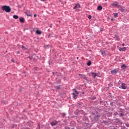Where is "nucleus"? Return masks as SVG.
<instances>
[{
  "label": "nucleus",
  "mask_w": 129,
  "mask_h": 129,
  "mask_svg": "<svg viewBox=\"0 0 129 129\" xmlns=\"http://www.w3.org/2000/svg\"><path fill=\"white\" fill-rule=\"evenodd\" d=\"M3 11H5L7 13L11 12V8L9 6H4L2 7Z\"/></svg>",
  "instance_id": "obj_3"
},
{
  "label": "nucleus",
  "mask_w": 129,
  "mask_h": 129,
  "mask_svg": "<svg viewBox=\"0 0 129 129\" xmlns=\"http://www.w3.org/2000/svg\"><path fill=\"white\" fill-rule=\"evenodd\" d=\"M121 67L122 69H124L126 68V66H125V64H123V65L121 66Z\"/></svg>",
  "instance_id": "obj_16"
},
{
  "label": "nucleus",
  "mask_w": 129,
  "mask_h": 129,
  "mask_svg": "<svg viewBox=\"0 0 129 129\" xmlns=\"http://www.w3.org/2000/svg\"><path fill=\"white\" fill-rule=\"evenodd\" d=\"M92 76L94 77V78H95V77L97 76V74L96 73H92Z\"/></svg>",
  "instance_id": "obj_10"
},
{
  "label": "nucleus",
  "mask_w": 129,
  "mask_h": 129,
  "mask_svg": "<svg viewBox=\"0 0 129 129\" xmlns=\"http://www.w3.org/2000/svg\"><path fill=\"white\" fill-rule=\"evenodd\" d=\"M105 1H106V2L107 1V0H105Z\"/></svg>",
  "instance_id": "obj_33"
},
{
  "label": "nucleus",
  "mask_w": 129,
  "mask_h": 129,
  "mask_svg": "<svg viewBox=\"0 0 129 129\" xmlns=\"http://www.w3.org/2000/svg\"><path fill=\"white\" fill-rule=\"evenodd\" d=\"M50 36H51L50 34H49L48 36L50 37Z\"/></svg>",
  "instance_id": "obj_30"
},
{
  "label": "nucleus",
  "mask_w": 129,
  "mask_h": 129,
  "mask_svg": "<svg viewBox=\"0 0 129 129\" xmlns=\"http://www.w3.org/2000/svg\"><path fill=\"white\" fill-rule=\"evenodd\" d=\"M78 8H80V5L79 4H77L74 7V9L75 10V9H77Z\"/></svg>",
  "instance_id": "obj_9"
},
{
  "label": "nucleus",
  "mask_w": 129,
  "mask_h": 129,
  "mask_svg": "<svg viewBox=\"0 0 129 129\" xmlns=\"http://www.w3.org/2000/svg\"><path fill=\"white\" fill-rule=\"evenodd\" d=\"M79 76H82V78H83V79H85V80H86L87 81H88V80L87 79V78H86V76L85 75H81L79 74Z\"/></svg>",
  "instance_id": "obj_5"
},
{
  "label": "nucleus",
  "mask_w": 129,
  "mask_h": 129,
  "mask_svg": "<svg viewBox=\"0 0 129 129\" xmlns=\"http://www.w3.org/2000/svg\"><path fill=\"white\" fill-rule=\"evenodd\" d=\"M114 18H117V17H118V14L117 13H114Z\"/></svg>",
  "instance_id": "obj_15"
},
{
  "label": "nucleus",
  "mask_w": 129,
  "mask_h": 129,
  "mask_svg": "<svg viewBox=\"0 0 129 129\" xmlns=\"http://www.w3.org/2000/svg\"><path fill=\"white\" fill-rule=\"evenodd\" d=\"M36 34H37L38 35H41V34H42V31H40V30H37L36 32Z\"/></svg>",
  "instance_id": "obj_12"
},
{
  "label": "nucleus",
  "mask_w": 129,
  "mask_h": 129,
  "mask_svg": "<svg viewBox=\"0 0 129 129\" xmlns=\"http://www.w3.org/2000/svg\"><path fill=\"white\" fill-rule=\"evenodd\" d=\"M126 50V47H123V48L120 47L119 49V50L120 51H125Z\"/></svg>",
  "instance_id": "obj_7"
},
{
  "label": "nucleus",
  "mask_w": 129,
  "mask_h": 129,
  "mask_svg": "<svg viewBox=\"0 0 129 129\" xmlns=\"http://www.w3.org/2000/svg\"><path fill=\"white\" fill-rule=\"evenodd\" d=\"M34 18H36V17H37V15L35 14V15H34Z\"/></svg>",
  "instance_id": "obj_24"
},
{
  "label": "nucleus",
  "mask_w": 129,
  "mask_h": 129,
  "mask_svg": "<svg viewBox=\"0 0 129 129\" xmlns=\"http://www.w3.org/2000/svg\"><path fill=\"white\" fill-rule=\"evenodd\" d=\"M113 20H114L113 18L111 19V21H113Z\"/></svg>",
  "instance_id": "obj_29"
},
{
  "label": "nucleus",
  "mask_w": 129,
  "mask_h": 129,
  "mask_svg": "<svg viewBox=\"0 0 129 129\" xmlns=\"http://www.w3.org/2000/svg\"><path fill=\"white\" fill-rule=\"evenodd\" d=\"M124 43H123L122 44V46H123V47H124Z\"/></svg>",
  "instance_id": "obj_25"
},
{
  "label": "nucleus",
  "mask_w": 129,
  "mask_h": 129,
  "mask_svg": "<svg viewBox=\"0 0 129 129\" xmlns=\"http://www.w3.org/2000/svg\"><path fill=\"white\" fill-rule=\"evenodd\" d=\"M20 22L21 23H25V19L24 18H21L20 19Z\"/></svg>",
  "instance_id": "obj_8"
},
{
  "label": "nucleus",
  "mask_w": 129,
  "mask_h": 129,
  "mask_svg": "<svg viewBox=\"0 0 129 129\" xmlns=\"http://www.w3.org/2000/svg\"><path fill=\"white\" fill-rule=\"evenodd\" d=\"M88 66H90L91 65V61H89L88 63H87Z\"/></svg>",
  "instance_id": "obj_19"
},
{
  "label": "nucleus",
  "mask_w": 129,
  "mask_h": 129,
  "mask_svg": "<svg viewBox=\"0 0 129 129\" xmlns=\"http://www.w3.org/2000/svg\"><path fill=\"white\" fill-rule=\"evenodd\" d=\"M117 72H118V70H117L116 69H115L113 71H111V74H116Z\"/></svg>",
  "instance_id": "obj_4"
},
{
  "label": "nucleus",
  "mask_w": 129,
  "mask_h": 129,
  "mask_svg": "<svg viewBox=\"0 0 129 129\" xmlns=\"http://www.w3.org/2000/svg\"><path fill=\"white\" fill-rule=\"evenodd\" d=\"M20 53V51H17V54H19Z\"/></svg>",
  "instance_id": "obj_26"
},
{
  "label": "nucleus",
  "mask_w": 129,
  "mask_h": 129,
  "mask_svg": "<svg viewBox=\"0 0 129 129\" xmlns=\"http://www.w3.org/2000/svg\"><path fill=\"white\" fill-rule=\"evenodd\" d=\"M64 129H70V128L69 127H66Z\"/></svg>",
  "instance_id": "obj_22"
},
{
  "label": "nucleus",
  "mask_w": 129,
  "mask_h": 129,
  "mask_svg": "<svg viewBox=\"0 0 129 129\" xmlns=\"http://www.w3.org/2000/svg\"><path fill=\"white\" fill-rule=\"evenodd\" d=\"M13 18H14V19H16V20H18V19H19V16H18L17 15H14V16H13Z\"/></svg>",
  "instance_id": "obj_17"
},
{
  "label": "nucleus",
  "mask_w": 129,
  "mask_h": 129,
  "mask_svg": "<svg viewBox=\"0 0 129 129\" xmlns=\"http://www.w3.org/2000/svg\"><path fill=\"white\" fill-rule=\"evenodd\" d=\"M119 8H120L119 10V11H120V12H121L122 13H123V12H124V9L122 8V6H121V7Z\"/></svg>",
  "instance_id": "obj_11"
},
{
  "label": "nucleus",
  "mask_w": 129,
  "mask_h": 129,
  "mask_svg": "<svg viewBox=\"0 0 129 129\" xmlns=\"http://www.w3.org/2000/svg\"><path fill=\"white\" fill-rule=\"evenodd\" d=\"M27 15L28 16V17H31V15L30 14H27Z\"/></svg>",
  "instance_id": "obj_23"
},
{
  "label": "nucleus",
  "mask_w": 129,
  "mask_h": 129,
  "mask_svg": "<svg viewBox=\"0 0 129 129\" xmlns=\"http://www.w3.org/2000/svg\"><path fill=\"white\" fill-rule=\"evenodd\" d=\"M101 54L102 55H103V56H105V51H102L101 52Z\"/></svg>",
  "instance_id": "obj_18"
},
{
  "label": "nucleus",
  "mask_w": 129,
  "mask_h": 129,
  "mask_svg": "<svg viewBox=\"0 0 129 129\" xmlns=\"http://www.w3.org/2000/svg\"><path fill=\"white\" fill-rule=\"evenodd\" d=\"M110 8H121V5H119L118 3L114 2L110 5Z\"/></svg>",
  "instance_id": "obj_1"
},
{
  "label": "nucleus",
  "mask_w": 129,
  "mask_h": 129,
  "mask_svg": "<svg viewBox=\"0 0 129 129\" xmlns=\"http://www.w3.org/2000/svg\"><path fill=\"white\" fill-rule=\"evenodd\" d=\"M42 2H45L46 0H41Z\"/></svg>",
  "instance_id": "obj_27"
},
{
  "label": "nucleus",
  "mask_w": 129,
  "mask_h": 129,
  "mask_svg": "<svg viewBox=\"0 0 129 129\" xmlns=\"http://www.w3.org/2000/svg\"><path fill=\"white\" fill-rule=\"evenodd\" d=\"M73 91H74V92L72 93L73 97L75 99H76L77 98V96H78V94H79V92H78V91L75 89H73Z\"/></svg>",
  "instance_id": "obj_2"
},
{
  "label": "nucleus",
  "mask_w": 129,
  "mask_h": 129,
  "mask_svg": "<svg viewBox=\"0 0 129 129\" xmlns=\"http://www.w3.org/2000/svg\"><path fill=\"white\" fill-rule=\"evenodd\" d=\"M88 19H89V20H91V15H89L88 16Z\"/></svg>",
  "instance_id": "obj_20"
},
{
  "label": "nucleus",
  "mask_w": 129,
  "mask_h": 129,
  "mask_svg": "<svg viewBox=\"0 0 129 129\" xmlns=\"http://www.w3.org/2000/svg\"><path fill=\"white\" fill-rule=\"evenodd\" d=\"M77 59H78V57H77Z\"/></svg>",
  "instance_id": "obj_34"
},
{
  "label": "nucleus",
  "mask_w": 129,
  "mask_h": 129,
  "mask_svg": "<svg viewBox=\"0 0 129 129\" xmlns=\"http://www.w3.org/2000/svg\"><path fill=\"white\" fill-rule=\"evenodd\" d=\"M22 49H25L26 47H25V46H24V45H22Z\"/></svg>",
  "instance_id": "obj_21"
},
{
  "label": "nucleus",
  "mask_w": 129,
  "mask_h": 129,
  "mask_svg": "<svg viewBox=\"0 0 129 129\" xmlns=\"http://www.w3.org/2000/svg\"><path fill=\"white\" fill-rule=\"evenodd\" d=\"M51 124L52 126H54V125H56V124H57V122H51Z\"/></svg>",
  "instance_id": "obj_14"
},
{
  "label": "nucleus",
  "mask_w": 129,
  "mask_h": 129,
  "mask_svg": "<svg viewBox=\"0 0 129 129\" xmlns=\"http://www.w3.org/2000/svg\"><path fill=\"white\" fill-rule=\"evenodd\" d=\"M122 89H126V86L125 85L124 83H122L121 84V86Z\"/></svg>",
  "instance_id": "obj_6"
},
{
  "label": "nucleus",
  "mask_w": 129,
  "mask_h": 129,
  "mask_svg": "<svg viewBox=\"0 0 129 129\" xmlns=\"http://www.w3.org/2000/svg\"><path fill=\"white\" fill-rule=\"evenodd\" d=\"M52 74H53L54 75H55V73H52Z\"/></svg>",
  "instance_id": "obj_31"
},
{
  "label": "nucleus",
  "mask_w": 129,
  "mask_h": 129,
  "mask_svg": "<svg viewBox=\"0 0 129 129\" xmlns=\"http://www.w3.org/2000/svg\"><path fill=\"white\" fill-rule=\"evenodd\" d=\"M120 114L121 116H122V113H121Z\"/></svg>",
  "instance_id": "obj_28"
},
{
  "label": "nucleus",
  "mask_w": 129,
  "mask_h": 129,
  "mask_svg": "<svg viewBox=\"0 0 129 129\" xmlns=\"http://www.w3.org/2000/svg\"><path fill=\"white\" fill-rule=\"evenodd\" d=\"M97 10L98 11H101V10H102V7L101 6H99L97 7Z\"/></svg>",
  "instance_id": "obj_13"
},
{
  "label": "nucleus",
  "mask_w": 129,
  "mask_h": 129,
  "mask_svg": "<svg viewBox=\"0 0 129 129\" xmlns=\"http://www.w3.org/2000/svg\"><path fill=\"white\" fill-rule=\"evenodd\" d=\"M36 29H37V28H33V30H36Z\"/></svg>",
  "instance_id": "obj_32"
}]
</instances>
